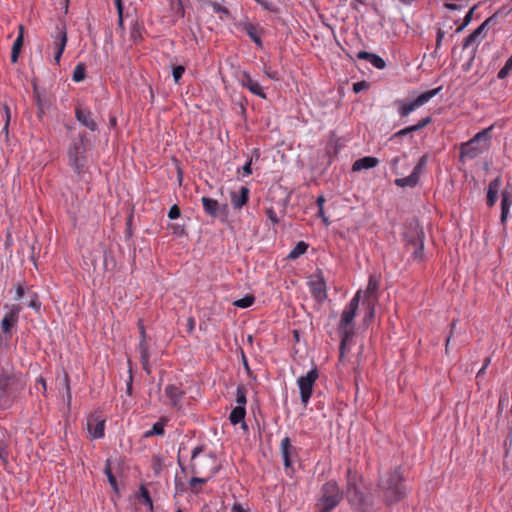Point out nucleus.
<instances>
[{"mask_svg":"<svg viewBox=\"0 0 512 512\" xmlns=\"http://www.w3.org/2000/svg\"><path fill=\"white\" fill-rule=\"evenodd\" d=\"M164 396L168 399V403L173 409L180 410L182 408L181 401L184 391L180 387L174 384L167 385L164 389Z\"/></svg>","mask_w":512,"mask_h":512,"instance_id":"13","label":"nucleus"},{"mask_svg":"<svg viewBox=\"0 0 512 512\" xmlns=\"http://www.w3.org/2000/svg\"><path fill=\"white\" fill-rule=\"evenodd\" d=\"M377 302L373 301H363V304L366 306L367 312L364 317V322L367 323L374 318L375 315V305Z\"/></svg>","mask_w":512,"mask_h":512,"instance_id":"44","label":"nucleus"},{"mask_svg":"<svg viewBox=\"0 0 512 512\" xmlns=\"http://www.w3.org/2000/svg\"><path fill=\"white\" fill-rule=\"evenodd\" d=\"M319 378V372L317 368L309 370L304 376L297 379V386L300 391L301 403L306 407L311 399L314 391V386L317 379Z\"/></svg>","mask_w":512,"mask_h":512,"instance_id":"8","label":"nucleus"},{"mask_svg":"<svg viewBox=\"0 0 512 512\" xmlns=\"http://www.w3.org/2000/svg\"><path fill=\"white\" fill-rule=\"evenodd\" d=\"M308 249V244L304 241L298 242L295 247L289 252V259H297L301 255H303Z\"/></svg>","mask_w":512,"mask_h":512,"instance_id":"36","label":"nucleus"},{"mask_svg":"<svg viewBox=\"0 0 512 512\" xmlns=\"http://www.w3.org/2000/svg\"><path fill=\"white\" fill-rule=\"evenodd\" d=\"M512 206V187L507 185L501 193V216L500 220L504 224L510 217V208Z\"/></svg>","mask_w":512,"mask_h":512,"instance_id":"19","label":"nucleus"},{"mask_svg":"<svg viewBox=\"0 0 512 512\" xmlns=\"http://www.w3.org/2000/svg\"><path fill=\"white\" fill-rule=\"evenodd\" d=\"M26 382L21 372L14 367L0 370V408L12 407L18 395L24 390Z\"/></svg>","mask_w":512,"mask_h":512,"instance_id":"1","label":"nucleus"},{"mask_svg":"<svg viewBox=\"0 0 512 512\" xmlns=\"http://www.w3.org/2000/svg\"><path fill=\"white\" fill-rule=\"evenodd\" d=\"M427 161L428 158L426 155H424L419 159L417 165L414 167L413 172L416 173V175H418L419 177L422 174L424 168L426 167Z\"/></svg>","mask_w":512,"mask_h":512,"instance_id":"47","label":"nucleus"},{"mask_svg":"<svg viewBox=\"0 0 512 512\" xmlns=\"http://www.w3.org/2000/svg\"><path fill=\"white\" fill-rule=\"evenodd\" d=\"M115 6L117 8L118 16H121L123 14V3L122 0H114Z\"/></svg>","mask_w":512,"mask_h":512,"instance_id":"61","label":"nucleus"},{"mask_svg":"<svg viewBox=\"0 0 512 512\" xmlns=\"http://www.w3.org/2000/svg\"><path fill=\"white\" fill-rule=\"evenodd\" d=\"M75 118L82 126H85L91 132H95L98 128L97 123L93 118V113L88 107L78 105L75 108Z\"/></svg>","mask_w":512,"mask_h":512,"instance_id":"12","label":"nucleus"},{"mask_svg":"<svg viewBox=\"0 0 512 512\" xmlns=\"http://www.w3.org/2000/svg\"><path fill=\"white\" fill-rule=\"evenodd\" d=\"M8 458H9V451H8V449L5 448V447H1L0 448V460H2L3 462H7Z\"/></svg>","mask_w":512,"mask_h":512,"instance_id":"58","label":"nucleus"},{"mask_svg":"<svg viewBox=\"0 0 512 512\" xmlns=\"http://www.w3.org/2000/svg\"><path fill=\"white\" fill-rule=\"evenodd\" d=\"M23 42H24V27L22 25H19V33L13 43L12 51H11V62L12 63L17 62L19 53L23 46Z\"/></svg>","mask_w":512,"mask_h":512,"instance_id":"27","label":"nucleus"},{"mask_svg":"<svg viewBox=\"0 0 512 512\" xmlns=\"http://www.w3.org/2000/svg\"><path fill=\"white\" fill-rule=\"evenodd\" d=\"M475 8H476V7L474 6V7H473L472 9H470V10L467 12V14L465 15V17H464V26L468 25V24L471 22V20H472V16H473V12H474Z\"/></svg>","mask_w":512,"mask_h":512,"instance_id":"59","label":"nucleus"},{"mask_svg":"<svg viewBox=\"0 0 512 512\" xmlns=\"http://www.w3.org/2000/svg\"><path fill=\"white\" fill-rule=\"evenodd\" d=\"M165 423L164 419H160L156 423L153 424L152 428L144 433L145 438H149L152 436H162L165 433Z\"/></svg>","mask_w":512,"mask_h":512,"instance_id":"34","label":"nucleus"},{"mask_svg":"<svg viewBox=\"0 0 512 512\" xmlns=\"http://www.w3.org/2000/svg\"><path fill=\"white\" fill-rule=\"evenodd\" d=\"M171 229L173 231V234H175L177 236L184 235V227L183 226H179L177 224H174V225L171 226Z\"/></svg>","mask_w":512,"mask_h":512,"instance_id":"57","label":"nucleus"},{"mask_svg":"<svg viewBox=\"0 0 512 512\" xmlns=\"http://www.w3.org/2000/svg\"><path fill=\"white\" fill-rule=\"evenodd\" d=\"M236 26L244 31L247 36L255 43L258 48H263V42L260 37L261 28L248 20L240 21Z\"/></svg>","mask_w":512,"mask_h":512,"instance_id":"14","label":"nucleus"},{"mask_svg":"<svg viewBox=\"0 0 512 512\" xmlns=\"http://www.w3.org/2000/svg\"><path fill=\"white\" fill-rule=\"evenodd\" d=\"M241 86L247 88L252 94L266 99V94L260 86L259 82L254 80L251 75L247 72H243L240 78Z\"/></svg>","mask_w":512,"mask_h":512,"instance_id":"17","label":"nucleus"},{"mask_svg":"<svg viewBox=\"0 0 512 512\" xmlns=\"http://www.w3.org/2000/svg\"><path fill=\"white\" fill-rule=\"evenodd\" d=\"M138 352L140 354V362L142 364L143 369L150 373L149 369V362H150V355H149V347L144 340H140L138 345Z\"/></svg>","mask_w":512,"mask_h":512,"instance_id":"29","label":"nucleus"},{"mask_svg":"<svg viewBox=\"0 0 512 512\" xmlns=\"http://www.w3.org/2000/svg\"><path fill=\"white\" fill-rule=\"evenodd\" d=\"M208 481L207 478H199V477H193L190 479L189 481V485L194 488L196 487L198 484H204Z\"/></svg>","mask_w":512,"mask_h":512,"instance_id":"54","label":"nucleus"},{"mask_svg":"<svg viewBox=\"0 0 512 512\" xmlns=\"http://www.w3.org/2000/svg\"><path fill=\"white\" fill-rule=\"evenodd\" d=\"M512 74V53L504 66L499 70L497 78L503 80Z\"/></svg>","mask_w":512,"mask_h":512,"instance_id":"39","label":"nucleus"},{"mask_svg":"<svg viewBox=\"0 0 512 512\" xmlns=\"http://www.w3.org/2000/svg\"><path fill=\"white\" fill-rule=\"evenodd\" d=\"M27 289H29V288L25 287L22 284H18L16 286V288H15V297H14V299L16 301L22 300L25 297V295H26Z\"/></svg>","mask_w":512,"mask_h":512,"instance_id":"49","label":"nucleus"},{"mask_svg":"<svg viewBox=\"0 0 512 512\" xmlns=\"http://www.w3.org/2000/svg\"><path fill=\"white\" fill-rule=\"evenodd\" d=\"M247 389L243 385H239L236 389V407L246 408L247 404Z\"/></svg>","mask_w":512,"mask_h":512,"instance_id":"38","label":"nucleus"},{"mask_svg":"<svg viewBox=\"0 0 512 512\" xmlns=\"http://www.w3.org/2000/svg\"><path fill=\"white\" fill-rule=\"evenodd\" d=\"M346 498L359 512H372V500L361 489V478L351 468L347 470Z\"/></svg>","mask_w":512,"mask_h":512,"instance_id":"4","label":"nucleus"},{"mask_svg":"<svg viewBox=\"0 0 512 512\" xmlns=\"http://www.w3.org/2000/svg\"><path fill=\"white\" fill-rule=\"evenodd\" d=\"M419 179L420 177L418 175H416V173H414L413 171L411 172L410 175L406 176V177H403V178H397L395 180V184L398 186V187H415L418 182H419Z\"/></svg>","mask_w":512,"mask_h":512,"instance_id":"33","label":"nucleus"},{"mask_svg":"<svg viewBox=\"0 0 512 512\" xmlns=\"http://www.w3.org/2000/svg\"><path fill=\"white\" fill-rule=\"evenodd\" d=\"M424 239V231L420 229L417 230L415 235L411 236L407 242L408 247L412 249V257L416 261H422L424 259Z\"/></svg>","mask_w":512,"mask_h":512,"instance_id":"11","label":"nucleus"},{"mask_svg":"<svg viewBox=\"0 0 512 512\" xmlns=\"http://www.w3.org/2000/svg\"><path fill=\"white\" fill-rule=\"evenodd\" d=\"M266 216L272 222L273 225H277L279 223V219L273 208H269L266 210Z\"/></svg>","mask_w":512,"mask_h":512,"instance_id":"53","label":"nucleus"},{"mask_svg":"<svg viewBox=\"0 0 512 512\" xmlns=\"http://www.w3.org/2000/svg\"><path fill=\"white\" fill-rule=\"evenodd\" d=\"M246 415V408L243 407H234L229 415V420L232 425H237L241 423V428L244 430L248 429L246 422L244 421Z\"/></svg>","mask_w":512,"mask_h":512,"instance_id":"26","label":"nucleus"},{"mask_svg":"<svg viewBox=\"0 0 512 512\" xmlns=\"http://www.w3.org/2000/svg\"><path fill=\"white\" fill-rule=\"evenodd\" d=\"M439 88H435L424 93H421L416 99L408 103L398 100L395 103L398 105V114L401 118L407 117L410 113L415 111L417 108L423 106L430 101L440 91Z\"/></svg>","mask_w":512,"mask_h":512,"instance_id":"9","label":"nucleus"},{"mask_svg":"<svg viewBox=\"0 0 512 512\" xmlns=\"http://www.w3.org/2000/svg\"><path fill=\"white\" fill-rule=\"evenodd\" d=\"M493 20L494 16L489 17L482 24H480L471 34L465 38L463 47L469 48L470 46H477L480 42L481 36L487 31L489 23Z\"/></svg>","mask_w":512,"mask_h":512,"instance_id":"16","label":"nucleus"},{"mask_svg":"<svg viewBox=\"0 0 512 512\" xmlns=\"http://www.w3.org/2000/svg\"><path fill=\"white\" fill-rule=\"evenodd\" d=\"M311 289L313 294L319 299H325L327 297L326 284L322 277H318L317 280L311 283Z\"/></svg>","mask_w":512,"mask_h":512,"instance_id":"32","label":"nucleus"},{"mask_svg":"<svg viewBox=\"0 0 512 512\" xmlns=\"http://www.w3.org/2000/svg\"><path fill=\"white\" fill-rule=\"evenodd\" d=\"M87 429L93 439L104 437L105 419L95 414L88 417Z\"/></svg>","mask_w":512,"mask_h":512,"instance_id":"15","label":"nucleus"},{"mask_svg":"<svg viewBox=\"0 0 512 512\" xmlns=\"http://www.w3.org/2000/svg\"><path fill=\"white\" fill-rule=\"evenodd\" d=\"M380 288V279L376 275H370L365 291H362L364 301H378V291Z\"/></svg>","mask_w":512,"mask_h":512,"instance_id":"20","label":"nucleus"},{"mask_svg":"<svg viewBox=\"0 0 512 512\" xmlns=\"http://www.w3.org/2000/svg\"><path fill=\"white\" fill-rule=\"evenodd\" d=\"M316 203H317V205H318L319 212H320V213H322V209H324V208H323V205H324V203H325V198H324L322 195H321V196H319V197L317 198V200H316Z\"/></svg>","mask_w":512,"mask_h":512,"instance_id":"63","label":"nucleus"},{"mask_svg":"<svg viewBox=\"0 0 512 512\" xmlns=\"http://www.w3.org/2000/svg\"><path fill=\"white\" fill-rule=\"evenodd\" d=\"M185 73V67L183 65L174 66L172 68V76L176 84L180 83L183 74Z\"/></svg>","mask_w":512,"mask_h":512,"instance_id":"46","label":"nucleus"},{"mask_svg":"<svg viewBox=\"0 0 512 512\" xmlns=\"http://www.w3.org/2000/svg\"><path fill=\"white\" fill-rule=\"evenodd\" d=\"M24 304L32 308L36 311H39L41 308V303L38 298V294L31 289H27L26 295L24 297Z\"/></svg>","mask_w":512,"mask_h":512,"instance_id":"31","label":"nucleus"},{"mask_svg":"<svg viewBox=\"0 0 512 512\" xmlns=\"http://www.w3.org/2000/svg\"><path fill=\"white\" fill-rule=\"evenodd\" d=\"M373 53L367 52V51H359L356 55L357 59L360 60H366L370 63V59L372 57Z\"/></svg>","mask_w":512,"mask_h":512,"instance_id":"55","label":"nucleus"},{"mask_svg":"<svg viewBox=\"0 0 512 512\" xmlns=\"http://www.w3.org/2000/svg\"><path fill=\"white\" fill-rule=\"evenodd\" d=\"M209 6L212 8L214 13L220 15L221 19H224V16L225 17L230 16V11L226 7H223L220 3L216 2V1H211L209 3Z\"/></svg>","mask_w":512,"mask_h":512,"instance_id":"40","label":"nucleus"},{"mask_svg":"<svg viewBox=\"0 0 512 512\" xmlns=\"http://www.w3.org/2000/svg\"><path fill=\"white\" fill-rule=\"evenodd\" d=\"M502 186V179L501 177H496L492 181H490L487 189V205L489 207H493L497 201V195L499 192V189Z\"/></svg>","mask_w":512,"mask_h":512,"instance_id":"23","label":"nucleus"},{"mask_svg":"<svg viewBox=\"0 0 512 512\" xmlns=\"http://www.w3.org/2000/svg\"><path fill=\"white\" fill-rule=\"evenodd\" d=\"M66 44H67V33H66L65 27L64 26L57 27V34L55 36V41H54L55 50H56L55 55H54L55 64L60 63L62 54L66 47Z\"/></svg>","mask_w":512,"mask_h":512,"instance_id":"18","label":"nucleus"},{"mask_svg":"<svg viewBox=\"0 0 512 512\" xmlns=\"http://www.w3.org/2000/svg\"><path fill=\"white\" fill-rule=\"evenodd\" d=\"M251 165H252V159H249L245 164L244 166L242 167V172H243V176H249L252 174V169H251Z\"/></svg>","mask_w":512,"mask_h":512,"instance_id":"56","label":"nucleus"},{"mask_svg":"<svg viewBox=\"0 0 512 512\" xmlns=\"http://www.w3.org/2000/svg\"><path fill=\"white\" fill-rule=\"evenodd\" d=\"M33 96L38 109L37 116L38 118H42L45 110L49 107V102L46 99L45 92L40 91L39 88L34 85Z\"/></svg>","mask_w":512,"mask_h":512,"instance_id":"22","label":"nucleus"},{"mask_svg":"<svg viewBox=\"0 0 512 512\" xmlns=\"http://www.w3.org/2000/svg\"><path fill=\"white\" fill-rule=\"evenodd\" d=\"M343 493L336 481L331 480L324 483L320 490V497L316 503L318 512H331L342 501Z\"/></svg>","mask_w":512,"mask_h":512,"instance_id":"7","label":"nucleus"},{"mask_svg":"<svg viewBox=\"0 0 512 512\" xmlns=\"http://www.w3.org/2000/svg\"><path fill=\"white\" fill-rule=\"evenodd\" d=\"M85 76H86L85 66L83 63H79L73 71L72 79H73V81L78 83V82L83 81L85 79Z\"/></svg>","mask_w":512,"mask_h":512,"instance_id":"43","label":"nucleus"},{"mask_svg":"<svg viewBox=\"0 0 512 512\" xmlns=\"http://www.w3.org/2000/svg\"><path fill=\"white\" fill-rule=\"evenodd\" d=\"M3 113H4V117H5L4 130H5V132H8V126H9L10 119H11V113H10V108L8 107L7 104L3 105Z\"/></svg>","mask_w":512,"mask_h":512,"instance_id":"52","label":"nucleus"},{"mask_svg":"<svg viewBox=\"0 0 512 512\" xmlns=\"http://www.w3.org/2000/svg\"><path fill=\"white\" fill-rule=\"evenodd\" d=\"M254 301V296L245 295L244 297L235 300L233 304L238 308H248L253 305Z\"/></svg>","mask_w":512,"mask_h":512,"instance_id":"41","label":"nucleus"},{"mask_svg":"<svg viewBox=\"0 0 512 512\" xmlns=\"http://www.w3.org/2000/svg\"><path fill=\"white\" fill-rule=\"evenodd\" d=\"M138 498L148 506L149 510L152 511L154 506H153V501H152V498L150 496V493L148 491V489L145 487V485H141L140 488H139V493H138Z\"/></svg>","mask_w":512,"mask_h":512,"instance_id":"37","label":"nucleus"},{"mask_svg":"<svg viewBox=\"0 0 512 512\" xmlns=\"http://www.w3.org/2000/svg\"><path fill=\"white\" fill-rule=\"evenodd\" d=\"M489 364H490V358H486L485 361H484L483 366L478 371L477 376L482 375L485 372V370L487 369V367L489 366Z\"/></svg>","mask_w":512,"mask_h":512,"instance_id":"62","label":"nucleus"},{"mask_svg":"<svg viewBox=\"0 0 512 512\" xmlns=\"http://www.w3.org/2000/svg\"><path fill=\"white\" fill-rule=\"evenodd\" d=\"M130 38L135 43L140 42L143 38V26L137 20L131 23Z\"/></svg>","mask_w":512,"mask_h":512,"instance_id":"35","label":"nucleus"},{"mask_svg":"<svg viewBox=\"0 0 512 512\" xmlns=\"http://www.w3.org/2000/svg\"><path fill=\"white\" fill-rule=\"evenodd\" d=\"M180 215H181V211H180L179 207L176 204L172 205L168 211V218L171 220H175V219L179 218Z\"/></svg>","mask_w":512,"mask_h":512,"instance_id":"50","label":"nucleus"},{"mask_svg":"<svg viewBox=\"0 0 512 512\" xmlns=\"http://www.w3.org/2000/svg\"><path fill=\"white\" fill-rule=\"evenodd\" d=\"M87 143L86 133H80L68 148L69 165L78 176H81L85 170Z\"/></svg>","mask_w":512,"mask_h":512,"instance_id":"6","label":"nucleus"},{"mask_svg":"<svg viewBox=\"0 0 512 512\" xmlns=\"http://www.w3.org/2000/svg\"><path fill=\"white\" fill-rule=\"evenodd\" d=\"M232 511L233 512H248L241 504H234Z\"/></svg>","mask_w":512,"mask_h":512,"instance_id":"64","label":"nucleus"},{"mask_svg":"<svg viewBox=\"0 0 512 512\" xmlns=\"http://www.w3.org/2000/svg\"><path fill=\"white\" fill-rule=\"evenodd\" d=\"M281 454L286 468L291 467V456L295 453V448L291 445L289 437H284L280 444Z\"/></svg>","mask_w":512,"mask_h":512,"instance_id":"24","label":"nucleus"},{"mask_svg":"<svg viewBox=\"0 0 512 512\" xmlns=\"http://www.w3.org/2000/svg\"><path fill=\"white\" fill-rule=\"evenodd\" d=\"M493 126H489L477 132L470 140L460 145V161L466 159H475L487 151L491 145V131Z\"/></svg>","mask_w":512,"mask_h":512,"instance_id":"5","label":"nucleus"},{"mask_svg":"<svg viewBox=\"0 0 512 512\" xmlns=\"http://www.w3.org/2000/svg\"><path fill=\"white\" fill-rule=\"evenodd\" d=\"M104 473L105 475L107 476V479H108V482L109 484L111 485L112 489L115 491V492H118V484H117V480L115 478V476L113 475L112 473V470L110 468V462L109 460L107 461L106 463V466H105V469H104Z\"/></svg>","mask_w":512,"mask_h":512,"instance_id":"42","label":"nucleus"},{"mask_svg":"<svg viewBox=\"0 0 512 512\" xmlns=\"http://www.w3.org/2000/svg\"><path fill=\"white\" fill-rule=\"evenodd\" d=\"M370 64L379 70H382L386 67L385 60L382 57H380L379 55L374 54V53L370 59Z\"/></svg>","mask_w":512,"mask_h":512,"instance_id":"45","label":"nucleus"},{"mask_svg":"<svg viewBox=\"0 0 512 512\" xmlns=\"http://www.w3.org/2000/svg\"><path fill=\"white\" fill-rule=\"evenodd\" d=\"M230 199L234 209H241L248 202L249 189L245 186L240 187L239 191L230 193Z\"/></svg>","mask_w":512,"mask_h":512,"instance_id":"21","label":"nucleus"},{"mask_svg":"<svg viewBox=\"0 0 512 512\" xmlns=\"http://www.w3.org/2000/svg\"><path fill=\"white\" fill-rule=\"evenodd\" d=\"M203 451L202 446H197L192 450L191 460L194 461L196 457Z\"/></svg>","mask_w":512,"mask_h":512,"instance_id":"60","label":"nucleus"},{"mask_svg":"<svg viewBox=\"0 0 512 512\" xmlns=\"http://www.w3.org/2000/svg\"><path fill=\"white\" fill-rule=\"evenodd\" d=\"M8 311L4 315L1 321V330L4 334L11 336L12 329L17 325L19 321L20 312L22 307L19 304H6L4 306Z\"/></svg>","mask_w":512,"mask_h":512,"instance_id":"10","label":"nucleus"},{"mask_svg":"<svg viewBox=\"0 0 512 512\" xmlns=\"http://www.w3.org/2000/svg\"><path fill=\"white\" fill-rule=\"evenodd\" d=\"M430 122H431V117L427 116L424 119H422L421 121H419L417 124L405 127L403 129L397 131L393 135V137L394 138H396V137H403V136H405V135H407L409 133L419 131L422 128H424L426 125H428Z\"/></svg>","mask_w":512,"mask_h":512,"instance_id":"28","label":"nucleus"},{"mask_svg":"<svg viewBox=\"0 0 512 512\" xmlns=\"http://www.w3.org/2000/svg\"><path fill=\"white\" fill-rule=\"evenodd\" d=\"M362 297V290H358L349 303L344 307L340 322L338 325V332L341 338L340 343V356L344 355V348L347 342L354 335V318L359 307L360 299Z\"/></svg>","mask_w":512,"mask_h":512,"instance_id":"2","label":"nucleus"},{"mask_svg":"<svg viewBox=\"0 0 512 512\" xmlns=\"http://www.w3.org/2000/svg\"><path fill=\"white\" fill-rule=\"evenodd\" d=\"M403 476L400 468L384 474L378 484V489L387 504H393L402 500L405 496V488L402 484Z\"/></svg>","mask_w":512,"mask_h":512,"instance_id":"3","label":"nucleus"},{"mask_svg":"<svg viewBox=\"0 0 512 512\" xmlns=\"http://www.w3.org/2000/svg\"><path fill=\"white\" fill-rule=\"evenodd\" d=\"M379 160L372 156H365L357 159L352 165V171L357 172L364 169H371L378 165Z\"/></svg>","mask_w":512,"mask_h":512,"instance_id":"25","label":"nucleus"},{"mask_svg":"<svg viewBox=\"0 0 512 512\" xmlns=\"http://www.w3.org/2000/svg\"><path fill=\"white\" fill-rule=\"evenodd\" d=\"M369 88V83L366 81H359L353 84V91L355 93H360Z\"/></svg>","mask_w":512,"mask_h":512,"instance_id":"51","label":"nucleus"},{"mask_svg":"<svg viewBox=\"0 0 512 512\" xmlns=\"http://www.w3.org/2000/svg\"><path fill=\"white\" fill-rule=\"evenodd\" d=\"M201 202L205 213L211 217H216L219 212V203L217 200L209 197H202Z\"/></svg>","mask_w":512,"mask_h":512,"instance_id":"30","label":"nucleus"},{"mask_svg":"<svg viewBox=\"0 0 512 512\" xmlns=\"http://www.w3.org/2000/svg\"><path fill=\"white\" fill-rule=\"evenodd\" d=\"M264 74L273 81L280 80V75L277 70L272 69L270 66H264L263 68Z\"/></svg>","mask_w":512,"mask_h":512,"instance_id":"48","label":"nucleus"}]
</instances>
